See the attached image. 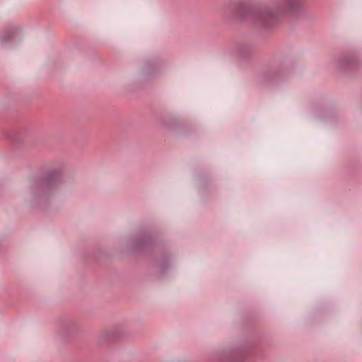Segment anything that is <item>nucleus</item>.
Wrapping results in <instances>:
<instances>
[{
  "label": "nucleus",
  "mask_w": 362,
  "mask_h": 362,
  "mask_svg": "<svg viewBox=\"0 0 362 362\" xmlns=\"http://www.w3.org/2000/svg\"><path fill=\"white\" fill-rule=\"evenodd\" d=\"M302 0H284L281 4L272 8H265L257 13L256 18L259 24L270 26L276 23L279 18L286 13L293 12L300 8Z\"/></svg>",
  "instance_id": "f257e3e1"
}]
</instances>
